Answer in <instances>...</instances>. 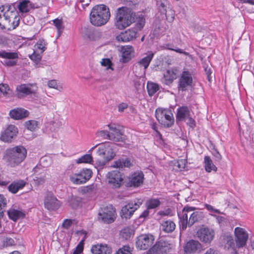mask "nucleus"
<instances>
[{
	"mask_svg": "<svg viewBox=\"0 0 254 254\" xmlns=\"http://www.w3.org/2000/svg\"><path fill=\"white\" fill-rule=\"evenodd\" d=\"M20 18L13 4H5L0 6V26L9 30L15 29L19 24Z\"/></svg>",
	"mask_w": 254,
	"mask_h": 254,
	"instance_id": "f257e3e1",
	"label": "nucleus"
},
{
	"mask_svg": "<svg viewBox=\"0 0 254 254\" xmlns=\"http://www.w3.org/2000/svg\"><path fill=\"white\" fill-rule=\"evenodd\" d=\"M134 14L131 9L126 6L118 8L114 17V25L119 30H124L134 22Z\"/></svg>",
	"mask_w": 254,
	"mask_h": 254,
	"instance_id": "f03ea898",
	"label": "nucleus"
},
{
	"mask_svg": "<svg viewBox=\"0 0 254 254\" xmlns=\"http://www.w3.org/2000/svg\"><path fill=\"white\" fill-rule=\"evenodd\" d=\"M111 13L109 8L104 5H97L93 7L90 14L91 23L96 26L106 24L109 20Z\"/></svg>",
	"mask_w": 254,
	"mask_h": 254,
	"instance_id": "7ed1b4c3",
	"label": "nucleus"
},
{
	"mask_svg": "<svg viewBox=\"0 0 254 254\" xmlns=\"http://www.w3.org/2000/svg\"><path fill=\"white\" fill-rule=\"evenodd\" d=\"M97 153L100 158L102 159V161H99L98 159L95 161V167L97 168L103 167L107 162L113 159L115 156V153L109 142L99 144Z\"/></svg>",
	"mask_w": 254,
	"mask_h": 254,
	"instance_id": "20e7f679",
	"label": "nucleus"
},
{
	"mask_svg": "<svg viewBox=\"0 0 254 254\" xmlns=\"http://www.w3.org/2000/svg\"><path fill=\"white\" fill-rule=\"evenodd\" d=\"M27 155L26 149L22 146H17L6 150V158L10 165L14 167L22 162Z\"/></svg>",
	"mask_w": 254,
	"mask_h": 254,
	"instance_id": "39448f33",
	"label": "nucleus"
},
{
	"mask_svg": "<svg viewBox=\"0 0 254 254\" xmlns=\"http://www.w3.org/2000/svg\"><path fill=\"white\" fill-rule=\"evenodd\" d=\"M69 180L74 185H82L88 181L92 176V171L88 168H83L75 173L69 174L66 171Z\"/></svg>",
	"mask_w": 254,
	"mask_h": 254,
	"instance_id": "423d86ee",
	"label": "nucleus"
},
{
	"mask_svg": "<svg viewBox=\"0 0 254 254\" xmlns=\"http://www.w3.org/2000/svg\"><path fill=\"white\" fill-rule=\"evenodd\" d=\"M116 218V211L112 205H109L101 207L99 210L98 220L105 223L113 222Z\"/></svg>",
	"mask_w": 254,
	"mask_h": 254,
	"instance_id": "0eeeda50",
	"label": "nucleus"
},
{
	"mask_svg": "<svg viewBox=\"0 0 254 254\" xmlns=\"http://www.w3.org/2000/svg\"><path fill=\"white\" fill-rule=\"evenodd\" d=\"M155 117L157 121L165 127H170L174 124L173 115L167 109L157 108L155 111Z\"/></svg>",
	"mask_w": 254,
	"mask_h": 254,
	"instance_id": "6e6552de",
	"label": "nucleus"
},
{
	"mask_svg": "<svg viewBox=\"0 0 254 254\" xmlns=\"http://www.w3.org/2000/svg\"><path fill=\"white\" fill-rule=\"evenodd\" d=\"M177 120L186 122L187 125L193 128L195 126V122L191 115V110L187 106H182L177 109Z\"/></svg>",
	"mask_w": 254,
	"mask_h": 254,
	"instance_id": "1a4fd4ad",
	"label": "nucleus"
},
{
	"mask_svg": "<svg viewBox=\"0 0 254 254\" xmlns=\"http://www.w3.org/2000/svg\"><path fill=\"white\" fill-rule=\"evenodd\" d=\"M143 200L141 198L135 199L133 201L128 203L124 206L121 210V216L122 218L129 219L133 213L142 204Z\"/></svg>",
	"mask_w": 254,
	"mask_h": 254,
	"instance_id": "9d476101",
	"label": "nucleus"
},
{
	"mask_svg": "<svg viewBox=\"0 0 254 254\" xmlns=\"http://www.w3.org/2000/svg\"><path fill=\"white\" fill-rule=\"evenodd\" d=\"M193 85V77L190 72L184 70L179 79L178 88L179 91H186Z\"/></svg>",
	"mask_w": 254,
	"mask_h": 254,
	"instance_id": "9b49d317",
	"label": "nucleus"
},
{
	"mask_svg": "<svg viewBox=\"0 0 254 254\" xmlns=\"http://www.w3.org/2000/svg\"><path fill=\"white\" fill-rule=\"evenodd\" d=\"M106 178L109 186L113 188H119L123 183V177L121 173L118 170L109 172Z\"/></svg>",
	"mask_w": 254,
	"mask_h": 254,
	"instance_id": "f8f14e48",
	"label": "nucleus"
},
{
	"mask_svg": "<svg viewBox=\"0 0 254 254\" xmlns=\"http://www.w3.org/2000/svg\"><path fill=\"white\" fill-rule=\"evenodd\" d=\"M154 242V236L150 234L139 235L136 241V246L140 250H147L151 247Z\"/></svg>",
	"mask_w": 254,
	"mask_h": 254,
	"instance_id": "ddd939ff",
	"label": "nucleus"
},
{
	"mask_svg": "<svg viewBox=\"0 0 254 254\" xmlns=\"http://www.w3.org/2000/svg\"><path fill=\"white\" fill-rule=\"evenodd\" d=\"M37 88L35 84H21L16 87V95L18 98H21L27 95L35 94L37 91Z\"/></svg>",
	"mask_w": 254,
	"mask_h": 254,
	"instance_id": "4468645a",
	"label": "nucleus"
},
{
	"mask_svg": "<svg viewBox=\"0 0 254 254\" xmlns=\"http://www.w3.org/2000/svg\"><path fill=\"white\" fill-rule=\"evenodd\" d=\"M236 247L238 248L244 247L249 238L248 232L244 228L236 227L234 231Z\"/></svg>",
	"mask_w": 254,
	"mask_h": 254,
	"instance_id": "2eb2a0df",
	"label": "nucleus"
},
{
	"mask_svg": "<svg viewBox=\"0 0 254 254\" xmlns=\"http://www.w3.org/2000/svg\"><path fill=\"white\" fill-rule=\"evenodd\" d=\"M154 56V53L151 51H149L146 53V56L139 60L133 66V69L137 68L139 66L141 68L140 69V74H144L146 69L149 66L152 59Z\"/></svg>",
	"mask_w": 254,
	"mask_h": 254,
	"instance_id": "dca6fc26",
	"label": "nucleus"
},
{
	"mask_svg": "<svg viewBox=\"0 0 254 254\" xmlns=\"http://www.w3.org/2000/svg\"><path fill=\"white\" fill-rule=\"evenodd\" d=\"M196 236L202 242L209 244L214 238V232L212 229L207 227H201L197 230Z\"/></svg>",
	"mask_w": 254,
	"mask_h": 254,
	"instance_id": "f3484780",
	"label": "nucleus"
},
{
	"mask_svg": "<svg viewBox=\"0 0 254 254\" xmlns=\"http://www.w3.org/2000/svg\"><path fill=\"white\" fill-rule=\"evenodd\" d=\"M12 4H13L15 7H17L19 12L22 15L37 8L35 4L29 0H18Z\"/></svg>",
	"mask_w": 254,
	"mask_h": 254,
	"instance_id": "a211bd4d",
	"label": "nucleus"
},
{
	"mask_svg": "<svg viewBox=\"0 0 254 254\" xmlns=\"http://www.w3.org/2000/svg\"><path fill=\"white\" fill-rule=\"evenodd\" d=\"M170 244L164 241L161 240L156 243L148 251L149 254H164L169 252Z\"/></svg>",
	"mask_w": 254,
	"mask_h": 254,
	"instance_id": "6ab92c4d",
	"label": "nucleus"
},
{
	"mask_svg": "<svg viewBox=\"0 0 254 254\" xmlns=\"http://www.w3.org/2000/svg\"><path fill=\"white\" fill-rule=\"evenodd\" d=\"M18 132V128L15 126L13 125H8L5 129L2 132L0 139L6 142H11L12 139L17 136Z\"/></svg>",
	"mask_w": 254,
	"mask_h": 254,
	"instance_id": "aec40b11",
	"label": "nucleus"
},
{
	"mask_svg": "<svg viewBox=\"0 0 254 254\" xmlns=\"http://www.w3.org/2000/svg\"><path fill=\"white\" fill-rule=\"evenodd\" d=\"M190 209V207L186 206L182 211L178 213L180 229L181 231H185L187 229L188 225L189 226V210Z\"/></svg>",
	"mask_w": 254,
	"mask_h": 254,
	"instance_id": "412c9836",
	"label": "nucleus"
},
{
	"mask_svg": "<svg viewBox=\"0 0 254 254\" xmlns=\"http://www.w3.org/2000/svg\"><path fill=\"white\" fill-rule=\"evenodd\" d=\"M0 57L4 59L3 63L9 66H14L16 64V61L14 60L18 58L17 52H9L5 51H0Z\"/></svg>",
	"mask_w": 254,
	"mask_h": 254,
	"instance_id": "4be33fe9",
	"label": "nucleus"
},
{
	"mask_svg": "<svg viewBox=\"0 0 254 254\" xmlns=\"http://www.w3.org/2000/svg\"><path fill=\"white\" fill-rule=\"evenodd\" d=\"M44 204L45 207L50 210H57L60 206V201L51 192L47 193Z\"/></svg>",
	"mask_w": 254,
	"mask_h": 254,
	"instance_id": "5701e85b",
	"label": "nucleus"
},
{
	"mask_svg": "<svg viewBox=\"0 0 254 254\" xmlns=\"http://www.w3.org/2000/svg\"><path fill=\"white\" fill-rule=\"evenodd\" d=\"M137 31L133 28L121 32L116 37V39L119 42H127L136 38Z\"/></svg>",
	"mask_w": 254,
	"mask_h": 254,
	"instance_id": "b1692460",
	"label": "nucleus"
},
{
	"mask_svg": "<svg viewBox=\"0 0 254 254\" xmlns=\"http://www.w3.org/2000/svg\"><path fill=\"white\" fill-rule=\"evenodd\" d=\"M121 58L120 62L127 63L130 61L134 56V50L131 46H123L121 48Z\"/></svg>",
	"mask_w": 254,
	"mask_h": 254,
	"instance_id": "393cba45",
	"label": "nucleus"
},
{
	"mask_svg": "<svg viewBox=\"0 0 254 254\" xmlns=\"http://www.w3.org/2000/svg\"><path fill=\"white\" fill-rule=\"evenodd\" d=\"M108 126L111 131L110 140L114 141H123V134L121 131L120 127L115 124H109Z\"/></svg>",
	"mask_w": 254,
	"mask_h": 254,
	"instance_id": "a878e982",
	"label": "nucleus"
},
{
	"mask_svg": "<svg viewBox=\"0 0 254 254\" xmlns=\"http://www.w3.org/2000/svg\"><path fill=\"white\" fill-rule=\"evenodd\" d=\"M178 70L176 68H171L167 70L164 73L162 82L169 85L173 83L178 76Z\"/></svg>",
	"mask_w": 254,
	"mask_h": 254,
	"instance_id": "bb28decb",
	"label": "nucleus"
},
{
	"mask_svg": "<svg viewBox=\"0 0 254 254\" xmlns=\"http://www.w3.org/2000/svg\"><path fill=\"white\" fill-rule=\"evenodd\" d=\"M143 180L144 174L142 172H134L129 178V184L130 187H138L143 184Z\"/></svg>",
	"mask_w": 254,
	"mask_h": 254,
	"instance_id": "cd10ccee",
	"label": "nucleus"
},
{
	"mask_svg": "<svg viewBox=\"0 0 254 254\" xmlns=\"http://www.w3.org/2000/svg\"><path fill=\"white\" fill-rule=\"evenodd\" d=\"M201 249V244L198 241L193 240L189 241L184 248L185 253L189 254L195 253L198 251H200Z\"/></svg>",
	"mask_w": 254,
	"mask_h": 254,
	"instance_id": "c85d7f7f",
	"label": "nucleus"
},
{
	"mask_svg": "<svg viewBox=\"0 0 254 254\" xmlns=\"http://www.w3.org/2000/svg\"><path fill=\"white\" fill-rule=\"evenodd\" d=\"M91 252L93 254H111L112 248L107 244H97L92 246Z\"/></svg>",
	"mask_w": 254,
	"mask_h": 254,
	"instance_id": "c756f323",
	"label": "nucleus"
},
{
	"mask_svg": "<svg viewBox=\"0 0 254 254\" xmlns=\"http://www.w3.org/2000/svg\"><path fill=\"white\" fill-rule=\"evenodd\" d=\"M9 115L12 119L18 120L28 117L29 112L23 108H17L11 110Z\"/></svg>",
	"mask_w": 254,
	"mask_h": 254,
	"instance_id": "7c9ffc66",
	"label": "nucleus"
},
{
	"mask_svg": "<svg viewBox=\"0 0 254 254\" xmlns=\"http://www.w3.org/2000/svg\"><path fill=\"white\" fill-rule=\"evenodd\" d=\"M25 185L26 182L24 180L14 181L8 187V190L12 193H16L19 190L22 189Z\"/></svg>",
	"mask_w": 254,
	"mask_h": 254,
	"instance_id": "2f4dec72",
	"label": "nucleus"
},
{
	"mask_svg": "<svg viewBox=\"0 0 254 254\" xmlns=\"http://www.w3.org/2000/svg\"><path fill=\"white\" fill-rule=\"evenodd\" d=\"M191 209L189 210V226H192L195 222H197L201 218V213L198 211H194L195 209L193 207H190Z\"/></svg>",
	"mask_w": 254,
	"mask_h": 254,
	"instance_id": "473e14b6",
	"label": "nucleus"
},
{
	"mask_svg": "<svg viewBox=\"0 0 254 254\" xmlns=\"http://www.w3.org/2000/svg\"><path fill=\"white\" fill-rule=\"evenodd\" d=\"M7 214L9 218L14 221H16L18 219L24 218L25 215L22 211L15 209H9L7 211Z\"/></svg>",
	"mask_w": 254,
	"mask_h": 254,
	"instance_id": "72a5a7b5",
	"label": "nucleus"
},
{
	"mask_svg": "<svg viewBox=\"0 0 254 254\" xmlns=\"http://www.w3.org/2000/svg\"><path fill=\"white\" fill-rule=\"evenodd\" d=\"M175 223L170 220L162 221L161 225L162 230L166 233H171L175 229Z\"/></svg>",
	"mask_w": 254,
	"mask_h": 254,
	"instance_id": "f704fd0d",
	"label": "nucleus"
},
{
	"mask_svg": "<svg viewBox=\"0 0 254 254\" xmlns=\"http://www.w3.org/2000/svg\"><path fill=\"white\" fill-rule=\"evenodd\" d=\"M82 198L79 196L71 195L68 199L69 205L74 209L81 205Z\"/></svg>",
	"mask_w": 254,
	"mask_h": 254,
	"instance_id": "c9c22d12",
	"label": "nucleus"
},
{
	"mask_svg": "<svg viewBox=\"0 0 254 254\" xmlns=\"http://www.w3.org/2000/svg\"><path fill=\"white\" fill-rule=\"evenodd\" d=\"M131 166L130 160L128 158H123L115 161L113 165L114 168H123L124 167L129 168Z\"/></svg>",
	"mask_w": 254,
	"mask_h": 254,
	"instance_id": "e433bc0d",
	"label": "nucleus"
},
{
	"mask_svg": "<svg viewBox=\"0 0 254 254\" xmlns=\"http://www.w3.org/2000/svg\"><path fill=\"white\" fill-rule=\"evenodd\" d=\"M161 14L162 19L165 18L168 22H172L175 18V13L174 10L169 7L166 9V11L163 12Z\"/></svg>",
	"mask_w": 254,
	"mask_h": 254,
	"instance_id": "4c0bfd02",
	"label": "nucleus"
},
{
	"mask_svg": "<svg viewBox=\"0 0 254 254\" xmlns=\"http://www.w3.org/2000/svg\"><path fill=\"white\" fill-rule=\"evenodd\" d=\"M204 167L206 172H210L211 171H216V167L213 164L210 157L206 156L204 157Z\"/></svg>",
	"mask_w": 254,
	"mask_h": 254,
	"instance_id": "58836bf2",
	"label": "nucleus"
},
{
	"mask_svg": "<svg viewBox=\"0 0 254 254\" xmlns=\"http://www.w3.org/2000/svg\"><path fill=\"white\" fill-rule=\"evenodd\" d=\"M158 11L160 13L166 11V9L170 7V4L168 0H156Z\"/></svg>",
	"mask_w": 254,
	"mask_h": 254,
	"instance_id": "ea45409f",
	"label": "nucleus"
},
{
	"mask_svg": "<svg viewBox=\"0 0 254 254\" xmlns=\"http://www.w3.org/2000/svg\"><path fill=\"white\" fill-rule=\"evenodd\" d=\"M159 85L155 83L148 82L147 84V89L150 96H153L159 90Z\"/></svg>",
	"mask_w": 254,
	"mask_h": 254,
	"instance_id": "a19ab883",
	"label": "nucleus"
},
{
	"mask_svg": "<svg viewBox=\"0 0 254 254\" xmlns=\"http://www.w3.org/2000/svg\"><path fill=\"white\" fill-rule=\"evenodd\" d=\"M226 243L225 248H232L235 251V243L232 236L227 234L223 237V243Z\"/></svg>",
	"mask_w": 254,
	"mask_h": 254,
	"instance_id": "79ce46f5",
	"label": "nucleus"
},
{
	"mask_svg": "<svg viewBox=\"0 0 254 254\" xmlns=\"http://www.w3.org/2000/svg\"><path fill=\"white\" fill-rule=\"evenodd\" d=\"M53 23L57 29L58 36H60L64 29V25L62 19L56 18L53 20Z\"/></svg>",
	"mask_w": 254,
	"mask_h": 254,
	"instance_id": "37998d69",
	"label": "nucleus"
},
{
	"mask_svg": "<svg viewBox=\"0 0 254 254\" xmlns=\"http://www.w3.org/2000/svg\"><path fill=\"white\" fill-rule=\"evenodd\" d=\"M25 127L30 131H34L38 128V122L35 120H29L25 122Z\"/></svg>",
	"mask_w": 254,
	"mask_h": 254,
	"instance_id": "c03bdc74",
	"label": "nucleus"
},
{
	"mask_svg": "<svg viewBox=\"0 0 254 254\" xmlns=\"http://www.w3.org/2000/svg\"><path fill=\"white\" fill-rule=\"evenodd\" d=\"M161 204L158 199H151L147 201L146 205L148 209H154L159 206Z\"/></svg>",
	"mask_w": 254,
	"mask_h": 254,
	"instance_id": "a18cd8bd",
	"label": "nucleus"
},
{
	"mask_svg": "<svg viewBox=\"0 0 254 254\" xmlns=\"http://www.w3.org/2000/svg\"><path fill=\"white\" fill-rule=\"evenodd\" d=\"M91 162H93V158L90 154H85L81 156L80 158H78L76 163H89Z\"/></svg>",
	"mask_w": 254,
	"mask_h": 254,
	"instance_id": "49530a36",
	"label": "nucleus"
},
{
	"mask_svg": "<svg viewBox=\"0 0 254 254\" xmlns=\"http://www.w3.org/2000/svg\"><path fill=\"white\" fill-rule=\"evenodd\" d=\"M35 51H39L41 54H43L46 50V43L44 40H39L35 46Z\"/></svg>",
	"mask_w": 254,
	"mask_h": 254,
	"instance_id": "de8ad7c7",
	"label": "nucleus"
},
{
	"mask_svg": "<svg viewBox=\"0 0 254 254\" xmlns=\"http://www.w3.org/2000/svg\"><path fill=\"white\" fill-rule=\"evenodd\" d=\"M145 24V18L143 16H141L138 18L137 23L135 24L134 27H133L134 29H135L138 32L139 31H140L144 26Z\"/></svg>",
	"mask_w": 254,
	"mask_h": 254,
	"instance_id": "09e8293b",
	"label": "nucleus"
},
{
	"mask_svg": "<svg viewBox=\"0 0 254 254\" xmlns=\"http://www.w3.org/2000/svg\"><path fill=\"white\" fill-rule=\"evenodd\" d=\"M132 234V231L129 227H126L121 231V237L126 240L128 239Z\"/></svg>",
	"mask_w": 254,
	"mask_h": 254,
	"instance_id": "8fccbe9b",
	"label": "nucleus"
},
{
	"mask_svg": "<svg viewBox=\"0 0 254 254\" xmlns=\"http://www.w3.org/2000/svg\"><path fill=\"white\" fill-rule=\"evenodd\" d=\"M42 54L39 51H34L33 53L29 56L31 60L36 63L39 62L42 59Z\"/></svg>",
	"mask_w": 254,
	"mask_h": 254,
	"instance_id": "3c124183",
	"label": "nucleus"
},
{
	"mask_svg": "<svg viewBox=\"0 0 254 254\" xmlns=\"http://www.w3.org/2000/svg\"><path fill=\"white\" fill-rule=\"evenodd\" d=\"M96 134L98 136L101 137L104 139H109L110 138L111 131L102 130L97 132Z\"/></svg>",
	"mask_w": 254,
	"mask_h": 254,
	"instance_id": "603ef678",
	"label": "nucleus"
},
{
	"mask_svg": "<svg viewBox=\"0 0 254 254\" xmlns=\"http://www.w3.org/2000/svg\"><path fill=\"white\" fill-rule=\"evenodd\" d=\"M130 248L128 246H124L119 249L115 254H131Z\"/></svg>",
	"mask_w": 254,
	"mask_h": 254,
	"instance_id": "864d4df0",
	"label": "nucleus"
},
{
	"mask_svg": "<svg viewBox=\"0 0 254 254\" xmlns=\"http://www.w3.org/2000/svg\"><path fill=\"white\" fill-rule=\"evenodd\" d=\"M0 91L4 95L7 96L10 94V89L9 86L7 84H0Z\"/></svg>",
	"mask_w": 254,
	"mask_h": 254,
	"instance_id": "5fc2aeb1",
	"label": "nucleus"
},
{
	"mask_svg": "<svg viewBox=\"0 0 254 254\" xmlns=\"http://www.w3.org/2000/svg\"><path fill=\"white\" fill-rule=\"evenodd\" d=\"M101 64L102 66L106 67V69H111L113 70L114 69L112 68V63L111 61L109 59H103L101 62Z\"/></svg>",
	"mask_w": 254,
	"mask_h": 254,
	"instance_id": "6e6d98bb",
	"label": "nucleus"
},
{
	"mask_svg": "<svg viewBox=\"0 0 254 254\" xmlns=\"http://www.w3.org/2000/svg\"><path fill=\"white\" fill-rule=\"evenodd\" d=\"M203 67L205 70L206 74L207 75V79L210 81L211 79V74L212 73L211 67L204 63L203 64Z\"/></svg>",
	"mask_w": 254,
	"mask_h": 254,
	"instance_id": "4d7b16f0",
	"label": "nucleus"
},
{
	"mask_svg": "<svg viewBox=\"0 0 254 254\" xmlns=\"http://www.w3.org/2000/svg\"><path fill=\"white\" fill-rule=\"evenodd\" d=\"M48 86L49 88H54L60 90L62 87L60 86L56 80H51L48 81Z\"/></svg>",
	"mask_w": 254,
	"mask_h": 254,
	"instance_id": "13d9d810",
	"label": "nucleus"
},
{
	"mask_svg": "<svg viewBox=\"0 0 254 254\" xmlns=\"http://www.w3.org/2000/svg\"><path fill=\"white\" fill-rule=\"evenodd\" d=\"M6 204V200L4 196L0 194V216H2L3 211L2 208H4Z\"/></svg>",
	"mask_w": 254,
	"mask_h": 254,
	"instance_id": "bf43d9fd",
	"label": "nucleus"
},
{
	"mask_svg": "<svg viewBox=\"0 0 254 254\" xmlns=\"http://www.w3.org/2000/svg\"><path fill=\"white\" fill-rule=\"evenodd\" d=\"M204 206L205 208L210 212V213H216L217 214H221V212L219 209L215 208L213 206L210 204H205Z\"/></svg>",
	"mask_w": 254,
	"mask_h": 254,
	"instance_id": "052dcab7",
	"label": "nucleus"
},
{
	"mask_svg": "<svg viewBox=\"0 0 254 254\" xmlns=\"http://www.w3.org/2000/svg\"><path fill=\"white\" fill-rule=\"evenodd\" d=\"M84 241L82 240L76 246L72 254H80L83 250Z\"/></svg>",
	"mask_w": 254,
	"mask_h": 254,
	"instance_id": "680f3d73",
	"label": "nucleus"
},
{
	"mask_svg": "<svg viewBox=\"0 0 254 254\" xmlns=\"http://www.w3.org/2000/svg\"><path fill=\"white\" fill-rule=\"evenodd\" d=\"M23 21L27 25H31L34 22V18L32 15H27L24 18Z\"/></svg>",
	"mask_w": 254,
	"mask_h": 254,
	"instance_id": "e2e57ef3",
	"label": "nucleus"
},
{
	"mask_svg": "<svg viewBox=\"0 0 254 254\" xmlns=\"http://www.w3.org/2000/svg\"><path fill=\"white\" fill-rule=\"evenodd\" d=\"M186 161L184 159H180L177 162V166L180 170H182L186 167Z\"/></svg>",
	"mask_w": 254,
	"mask_h": 254,
	"instance_id": "0e129e2a",
	"label": "nucleus"
},
{
	"mask_svg": "<svg viewBox=\"0 0 254 254\" xmlns=\"http://www.w3.org/2000/svg\"><path fill=\"white\" fill-rule=\"evenodd\" d=\"M14 241L10 238H6L3 241L4 245L6 246H11L14 245Z\"/></svg>",
	"mask_w": 254,
	"mask_h": 254,
	"instance_id": "69168bd1",
	"label": "nucleus"
},
{
	"mask_svg": "<svg viewBox=\"0 0 254 254\" xmlns=\"http://www.w3.org/2000/svg\"><path fill=\"white\" fill-rule=\"evenodd\" d=\"M171 213V209L168 208L166 210L159 211L158 214L160 216H172Z\"/></svg>",
	"mask_w": 254,
	"mask_h": 254,
	"instance_id": "338daca9",
	"label": "nucleus"
},
{
	"mask_svg": "<svg viewBox=\"0 0 254 254\" xmlns=\"http://www.w3.org/2000/svg\"><path fill=\"white\" fill-rule=\"evenodd\" d=\"M72 224V221L71 219H65L63 223V227L65 229H68L71 224Z\"/></svg>",
	"mask_w": 254,
	"mask_h": 254,
	"instance_id": "774afa93",
	"label": "nucleus"
}]
</instances>
